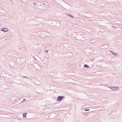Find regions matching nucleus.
I'll return each mask as SVG.
<instances>
[{
	"mask_svg": "<svg viewBox=\"0 0 122 122\" xmlns=\"http://www.w3.org/2000/svg\"><path fill=\"white\" fill-rule=\"evenodd\" d=\"M65 97L63 96H59L57 98V101L59 102L61 101Z\"/></svg>",
	"mask_w": 122,
	"mask_h": 122,
	"instance_id": "f257e3e1",
	"label": "nucleus"
},
{
	"mask_svg": "<svg viewBox=\"0 0 122 122\" xmlns=\"http://www.w3.org/2000/svg\"><path fill=\"white\" fill-rule=\"evenodd\" d=\"M109 88H110L112 90H116L117 89V87H109Z\"/></svg>",
	"mask_w": 122,
	"mask_h": 122,
	"instance_id": "f03ea898",
	"label": "nucleus"
},
{
	"mask_svg": "<svg viewBox=\"0 0 122 122\" xmlns=\"http://www.w3.org/2000/svg\"><path fill=\"white\" fill-rule=\"evenodd\" d=\"M1 30L4 32H6L8 31V29L7 28H3L1 29Z\"/></svg>",
	"mask_w": 122,
	"mask_h": 122,
	"instance_id": "7ed1b4c3",
	"label": "nucleus"
},
{
	"mask_svg": "<svg viewBox=\"0 0 122 122\" xmlns=\"http://www.w3.org/2000/svg\"><path fill=\"white\" fill-rule=\"evenodd\" d=\"M110 52L113 55H114V56H116L117 55V54L116 53H115L114 52H113V51H110Z\"/></svg>",
	"mask_w": 122,
	"mask_h": 122,
	"instance_id": "20e7f679",
	"label": "nucleus"
},
{
	"mask_svg": "<svg viewBox=\"0 0 122 122\" xmlns=\"http://www.w3.org/2000/svg\"><path fill=\"white\" fill-rule=\"evenodd\" d=\"M66 15L68 16H69L70 17L72 18H73L74 17L72 15H71L70 14H67Z\"/></svg>",
	"mask_w": 122,
	"mask_h": 122,
	"instance_id": "39448f33",
	"label": "nucleus"
},
{
	"mask_svg": "<svg viewBox=\"0 0 122 122\" xmlns=\"http://www.w3.org/2000/svg\"><path fill=\"white\" fill-rule=\"evenodd\" d=\"M27 114L26 113H25L23 114V118H25L26 117V115Z\"/></svg>",
	"mask_w": 122,
	"mask_h": 122,
	"instance_id": "423d86ee",
	"label": "nucleus"
},
{
	"mask_svg": "<svg viewBox=\"0 0 122 122\" xmlns=\"http://www.w3.org/2000/svg\"><path fill=\"white\" fill-rule=\"evenodd\" d=\"M84 67L85 68H88L89 67V66L86 64H85L84 65Z\"/></svg>",
	"mask_w": 122,
	"mask_h": 122,
	"instance_id": "0eeeda50",
	"label": "nucleus"
},
{
	"mask_svg": "<svg viewBox=\"0 0 122 122\" xmlns=\"http://www.w3.org/2000/svg\"><path fill=\"white\" fill-rule=\"evenodd\" d=\"M23 78H28L26 76H22V77Z\"/></svg>",
	"mask_w": 122,
	"mask_h": 122,
	"instance_id": "6e6552de",
	"label": "nucleus"
},
{
	"mask_svg": "<svg viewBox=\"0 0 122 122\" xmlns=\"http://www.w3.org/2000/svg\"><path fill=\"white\" fill-rule=\"evenodd\" d=\"M90 110L89 109H85L84 110V111H88Z\"/></svg>",
	"mask_w": 122,
	"mask_h": 122,
	"instance_id": "1a4fd4ad",
	"label": "nucleus"
},
{
	"mask_svg": "<svg viewBox=\"0 0 122 122\" xmlns=\"http://www.w3.org/2000/svg\"><path fill=\"white\" fill-rule=\"evenodd\" d=\"M25 101V99H23V101H22V102H21V103L22 102H24Z\"/></svg>",
	"mask_w": 122,
	"mask_h": 122,
	"instance_id": "9d476101",
	"label": "nucleus"
},
{
	"mask_svg": "<svg viewBox=\"0 0 122 122\" xmlns=\"http://www.w3.org/2000/svg\"><path fill=\"white\" fill-rule=\"evenodd\" d=\"M33 5H34V6H36L37 5V4L36 3H33Z\"/></svg>",
	"mask_w": 122,
	"mask_h": 122,
	"instance_id": "9b49d317",
	"label": "nucleus"
},
{
	"mask_svg": "<svg viewBox=\"0 0 122 122\" xmlns=\"http://www.w3.org/2000/svg\"><path fill=\"white\" fill-rule=\"evenodd\" d=\"M48 50H46L45 51V52L46 53H48Z\"/></svg>",
	"mask_w": 122,
	"mask_h": 122,
	"instance_id": "f8f14e48",
	"label": "nucleus"
},
{
	"mask_svg": "<svg viewBox=\"0 0 122 122\" xmlns=\"http://www.w3.org/2000/svg\"><path fill=\"white\" fill-rule=\"evenodd\" d=\"M108 47V46L107 45H106V47L107 48Z\"/></svg>",
	"mask_w": 122,
	"mask_h": 122,
	"instance_id": "ddd939ff",
	"label": "nucleus"
},
{
	"mask_svg": "<svg viewBox=\"0 0 122 122\" xmlns=\"http://www.w3.org/2000/svg\"><path fill=\"white\" fill-rule=\"evenodd\" d=\"M34 59L35 60H36V59L35 58H34Z\"/></svg>",
	"mask_w": 122,
	"mask_h": 122,
	"instance_id": "4468645a",
	"label": "nucleus"
},
{
	"mask_svg": "<svg viewBox=\"0 0 122 122\" xmlns=\"http://www.w3.org/2000/svg\"><path fill=\"white\" fill-rule=\"evenodd\" d=\"M112 27H113V26H112Z\"/></svg>",
	"mask_w": 122,
	"mask_h": 122,
	"instance_id": "2eb2a0df",
	"label": "nucleus"
},
{
	"mask_svg": "<svg viewBox=\"0 0 122 122\" xmlns=\"http://www.w3.org/2000/svg\"><path fill=\"white\" fill-rule=\"evenodd\" d=\"M122 29V27L121 28Z\"/></svg>",
	"mask_w": 122,
	"mask_h": 122,
	"instance_id": "dca6fc26",
	"label": "nucleus"
},
{
	"mask_svg": "<svg viewBox=\"0 0 122 122\" xmlns=\"http://www.w3.org/2000/svg\"><path fill=\"white\" fill-rule=\"evenodd\" d=\"M33 57L34 58V56H33Z\"/></svg>",
	"mask_w": 122,
	"mask_h": 122,
	"instance_id": "f3484780",
	"label": "nucleus"
}]
</instances>
